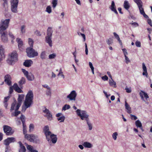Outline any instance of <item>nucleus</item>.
Masks as SVG:
<instances>
[{"instance_id": "f704fd0d", "label": "nucleus", "mask_w": 152, "mask_h": 152, "mask_svg": "<svg viewBox=\"0 0 152 152\" xmlns=\"http://www.w3.org/2000/svg\"><path fill=\"white\" fill-rule=\"evenodd\" d=\"M87 123L88 126L89 130H91L92 128V124L91 123L89 120L86 121Z\"/></svg>"}, {"instance_id": "0eeeda50", "label": "nucleus", "mask_w": 152, "mask_h": 152, "mask_svg": "<svg viewBox=\"0 0 152 152\" xmlns=\"http://www.w3.org/2000/svg\"><path fill=\"white\" fill-rule=\"evenodd\" d=\"M46 139L48 142L50 143L52 142L53 144H55L57 142V135L51 133L50 134L46 137Z\"/></svg>"}, {"instance_id": "69168bd1", "label": "nucleus", "mask_w": 152, "mask_h": 152, "mask_svg": "<svg viewBox=\"0 0 152 152\" xmlns=\"http://www.w3.org/2000/svg\"><path fill=\"white\" fill-rule=\"evenodd\" d=\"M15 104L13 103L12 104L11 107V108L10 110L12 111L14 110V108L15 106Z\"/></svg>"}, {"instance_id": "ddd939ff", "label": "nucleus", "mask_w": 152, "mask_h": 152, "mask_svg": "<svg viewBox=\"0 0 152 152\" xmlns=\"http://www.w3.org/2000/svg\"><path fill=\"white\" fill-rule=\"evenodd\" d=\"M89 115L87 114V113L86 111H81V114L80 116L81 119L84 120L85 119L86 121L89 120L88 117Z\"/></svg>"}, {"instance_id": "79ce46f5", "label": "nucleus", "mask_w": 152, "mask_h": 152, "mask_svg": "<svg viewBox=\"0 0 152 152\" xmlns=\"http://www.w3.org/2000/svg\"><path fill=\"white\" fill-rule=\"evenodd\" d=\"M46 11L48 13H50L52 11L51 7L50 6H48L46 9Z\"/></svg>"}, {"instance_id": "dca6fc26", "label": "nucleus", "mask_w": 152, "mask_h": 152, "mask_svg": "<svg viewBox=\"0 0 152 152\" xmlns=\"http://www.w3.org/2000/svg\"><path fill=\"white\" fill-rule=\"evenodd\" d=\"M33 64V62L31 60H26L23 63V65L26 67H29Z\"/></svg>"}, {"instance_id": "39448f33", "label": "nucleus", "mask_w": 152, "mask_h": 152, "mask_svg": "<svg viewBox=\"0 0 152 152\" xmlns=\"http://www.w3.org/2000/svg\"><path fill=\"white\" fill-rule=\"evenodd\" d=\"M27 56L30 58H33L38 55L37 52L32 47H28L26 49Z\"/></svg>"}, {"instance_id": "13d9d810", "label": "nucleus", "mask_w": 152, "mask_h": 152, "mask_svg": "<svg viewBox=\"0 0 152 152\" xmlns=\"http://www.w3.org/2000/svg\"><path fill=\"white\" fill-rule=\"evenodd\" d=\"M76 113H77V115L79 116L80 117L81 116V113L80 110L79 109H77L76 111Z\"/></svg>"}, {"instance_id": "72a5a7b5", "label": "nucleus", "mask_w": 152, "mask_h": 152, "mask_svg": "<svg viewBox=\"0 0 152 152\" xmlns=\"http://www.w3.org/2000/svg\"><path fill=\"white\" fill-rule=\"evenodd\" d=\"M34 43V41L31 38L28 39V44L30 46L29 47H33V45Z\"/></svg>"}, {"instance_id": "8fccbe9b", "label": "nucleus", "mask_w": 152, "mask_h": 152, "mask_svg": "<svg viewBox=\"0 0 152 152\" xmlns=\"http://www.w3.org/2000/svg\"><path fill=\"white\" fill-rule=\"evenodd\" d=\"M107 42L109 45L111 44L113 42V39L112 38H110L108 39Z\"/></svg>"}, {"instance_id": "6ab92c4d", "label": "nucleus", "mask_w": 152, "mask_h": 152, "mask_svg": "<svg viewBox=\"0 0 152 152\" xmlns=\"http://www.w3.org/2000/svg\"><path fill=\"white\" fill-rule=\"evenodd\" d=\"M16 41L18 43V47L19 49L20 50H22V47L23 45V41L21 40V39L19 38H17L16 39Z\"/></svg>"}, {"instance_id": "49530a36", "label": "nucleus", "mask_w": 152, "mask_h": 152, "mask_svg": "<svg viewBox=\"0 0 152 152\" xmlns=\"http://www.w3.org/2000/svg\"><path fill=\"white\" fill-rule=\"evenodd\" d=\"M134 1L138 6L142 4V2L141 0H134Z\"/></svg>"}, {"instance_id": "864d4df0", "label": "nucleus", "mask_w": 152, "mask_h": 152, "mask_svg": "<svg viewBox=\"0 0 152 152\" xmlns=\"http://www.w3.org/2000/svg\"><path fill=\"white\" fill-rule=\"evenodd\" d=\"M25 26L24 25H23L21 26V32L22 33H23L25 32Z\"/></svg>"}, {"instance_id": "2f4dec72", "label": "nucleus", "mask_w": 152, "mask_h": 152, "mask_svg": "<svg viewBox=\"0 0 152 152\" xmlns=\"http://www.w3.org/2000/svg\"><path fill=\"white\" fill-rule=\"evenodd\" d=\"M135 125L137 127H141L142 126L141 122L139 120H137L136 121Z\"/></svg>"}, {"instance_id": "58836bf2", "label": "nucleus", "mask_w": 152, "mask_h": 152, "mask_svg": "<svg viewBox=\"0 0 152 152\" xmlns=\"http://www.w3.org/2000/svg\"><path fill=\"white\" fill-rule=\"evenodd\" d=\"M34 129V126L33 124H30L29 126V132H30L32 131Z\"/></svg>"}, {"instance_id": "c85d7f7f", "label": "nucleus", "mask_w": 152, "mask_h": 152, "mask_svg": "<svg viewBox=\"0 0 152 152\" xmlns=\"http://www.w3.org/2000/svg\"><path fill=\"white\" fill-rule=\"evenodd\" d=\"M10 98V96H7L5 97L4 99V105L6 108L7 109L8 106L7 102Z\"/></svg>"}, {"instance_id": "aec40b11", "label": "nucleus", "mask_w": 152, "mask_h": 152, "mask_svg": "<svg viewBox=\"0 0 152 152\" xmlns=\"http://www.w3.org/2000/svg\"><path fill=\"white\" fill-rule=\"evenodd\" d=\"M142 69L143 72L142 73V75L145 76L147 77H148V75L147 72V68L144 63L142 64Z\"/></svg>"}, {"instance_id": "5fc2aeb1", "label": "nucleus", "mask_w": 152, "mask_h": 152, "mask_svg": "<svg viewBox=\"0 0 152 152\" xmlns=\"http://www.w3.org/2000/svg\"><path fill=\"white\" fill-rule=\"evenodd\" d=\"M22 71L26 76L28 74V72L26 71L24 69H22Z\"/></svg>"}, {"instance_id": "6e6d98bb", "label": "nucleus", "mask_w": 152, "mask_h": 152, "mask_svg": "<svg viewBox=\"0 0 152 152\" xmlns=\"http://www.w3.org/2000/svg\"><path fill=\"white\" fill-rule=\"evenodd\" d=\"M56 56V55L54 54H52L49 55V57L50 59H53L55 58Z\"/></svg>"}, {"instance_id": "9b49d317", "label": "nucleus", "mask_w": 152, "mask_h": 152, "mask_svg": "<svg viewBox=\"0 0 152 152\" xmlns=\"http://www.w3.org/2000/svg\"><path fill=\"white\" fill-rule=\"evenodd\" d=\"M1 34V38L2 41L4 42H7L8 38L7 37V33L5 30L2 31V33H0Z\"/></svg>"}, {"instance_id": "ea45409f", "label": "nucleus", "mask_w": 152, "mask_h": 152, "mask_svg": "<svg viewBox=\"0 0 152 152\" xmlns=\"http://www.w3.org/2000/svg\"><path fill=\"white\" fill-rule=\"evenodd\" d=\"M20 119L22 122V124L25 123V117L23 115H21L20 117Z\"/></svg>"}, {"instance_id": "6e6552de", "label": "nucleus", "mask_w": 152, "mask_h": 152, "mask_svg": "<svg viewBox=\"0 0 152 152\" xmlns=\"http://www.w3.org/2000/svg\"><path fill=\"white\" fill-rule=\"evenodd\" d=\"M3 130L4 132L7 136L12 135L14 132V130L12 129L11 127L7 125L4 126Z\"/></svg>"}, {"instance_id": "e433bc0d", "label": "nucleus", "mask_w": 152, "mask_h": 152, "mask_svg": "<svg viewBox=\"0 0 152 152\" xmlns=\"http://www.w3.org/2000/svg\"><path fill=\"white\" fill-rule=\"evenodd\" d=\"M51 92L50 88H48L47 89L46 91V94L47 95L50 96H51Z\"/></svg>"}, {"instance_id": "a19ab883", "label": "nucleus", "mask_w": 152, "mask_h": 152, "mask_svg": "<svg viewBox=\"0 0 152 152\" xmlns=\"http://www.w3.org/2000/svg\"><path fill=\"white\" fill-rule=\"evenodd\" d=\"M58 120V121H60V122H63L65 119V117L64 116H62L61 117L57 118Z\"/></svg>"}, {"instance_id": "1a4fd4ad", "label": "nucleus", "mask_w": 152, "mask_h": 152, "mask_svg": "<svg viewBox=\"0 0 152 152\" xmlns=\"http://www.w3.org/2000/svg\"><path fill=\"white\" fill-rule=\"evenodd\" d=\"M25 137L26 139L31 142H34L38 138L37 135L33 134H26Z\"/></svg>"}, {"instance_id": "bf43d9fd", "label": "nucleus", "mask_w": 152, "mask_h": 152, "mask_svg": "<svg viewBox=\"0 0 152 152\" xmlns=\"http://www.w3.org/2000/svg\"><path fill=\"white\" fill-rule=\"evenodd\" d=\"M9 35L10 37L12 38V42L13 40L15 39V37L13 35V34L11 33H9Z\"/></svg>"}, {"instance_id": "e2e57ef3", "label": "nucleus", "mask_w": 152, "mask_h": 152, "mask_svg": "<svg viewBox=\"0 0 152 152\" xmlns=\"http://www.w3.org/2000/svg\"><path fill=\"white\" fill-rule=\"evenodd\" d=\"M147 22L152 27V22L151 21V20L150 19H148L147 20Z\"/></svg>"}, {"instance_id": "f8f14e48", "label": "nucleus", "mask_w": 152, "mask_h": 152, "mask_svg": "<svg viewBox=\"0 0 152 152\" xmlns=\"http://www.w3.org/2000/svg\"><path fill=\"white\" fill-rule=\"evenodd\" d=\"M43 130L46 137H47L51 134V132L49 131V127L48 125L45 126L44 127Z\"/></svg>"}, {"instance_id": "b1692460", "label": "nucleus", "mask_w": 152, "mask_h": 152, "mask_svg": "<svg viewBox=\"0 0 152 152\" xmlns=\"http://www.w3.org/2000/svg\"><path fill=\"white\" fill-rule=\"evenodd\" d=\"M26 82L25 78L24 77H22L20 80L19 81L18 84L20 87L22 88L23 85Z\"/></svg>"}, {"instance_id": "3c124183", "label": "nucleus", "mask_w": 152, "mask_h": 152, "mask_svg": "<svg viewBox=\"0 0 152 152\" xmlns=\"http://www.w3.org/2000/svg\"><path fill=\"white\" fill-rule=\"evenodd\" d=\"M10 143L8 138L5 139L4 141V144L6 145H9Z\"/></svg>"}, {"instance_id": "4be33fe9", "label": "nucleus", "mask_w": 152, "mask_h": 152, "mask_svg": "<svg viewBox=\"0 0 152 152\" xmlns=\"http://www.w3.org/2000/svg\"><path fill=\"white\" fill-rule=\"evenodd\" d=\"M142 99H144L143 95L146 99H147L149 98V96L145 92L141 91L139 93Z\"/></svg>"}, {"instance_id": "f3484780", "label": "nucleus", "mask_w": 152, "mask_h": 152, "mask_svg": "<svg viewBox=\"0 0 152 152\" xmlns=\"http://www.w3.org/2000/svg\"><path fill=\"white\" fill-rule=\"evenodd\" d=\"M110 9L115 14L117 15L118 14L114 1H112L111 4L110 6Z\"/></svg>"}, {"instance_id": "338daca9", "label": "nucleus", "mask_w": 152, "mask_h": 152, "mask_svg": "<svg viewBox=\"0 0 152 152\" xmlns=\"http://www.w3.org/2000/svg\"><path fill=\"white\" fill-rule=\"evenodd\" d=\"M10 147L9 145H6L5 152H9Z\"/></svg>"}, {"instance_id": "09e8293b", "label": "nucleus", "mask_w": 152, "mask_h": 152, "mask_svg": "<svg viewBox=\"0 0 152 152\" xmlns=\"http://www.w3.org/2000/svg\"><path fill=\"white\" fill-rule=\"evenodd\" d=\"M118 135V133L117 132L113 133L112 135V137L114 140H115L117 138V136Z\"/></svg>"}, {"instance_id": "a878e982", "label": "nucleus", "mask_w": 152, "mask_h": 152, "mask_svg": "<svg viewBox=\"0 0 152 152\" xmlns=\"http://www.w3.org/2000/svg\"><path fill=\"white\" fill-rule=\"evenodd\" d=\"M4 1L3 4V6L4 8V10L6 12H7L8 10V6L7 3V0H3Z\"/></svg>"}, {"instance_id": "a18cd8bd", "label": "nucleus", "mask_w": 152, "mask_h": 152, "mask_svg": "<svg viewBox=\"0 0 152 152\" xmlns=\"http://www.w3.org/2000/svg\"><path fill=\"white\" fill-rule=\"evenodd\" d=\"M8 140L10 143L11 142H14L15 141V139L13 137L8 138Z\"/></svg>"}, {"instance_id": "de8ad7c7", "label": "nucleus", "mask_w": 152, "mask_h": 152, "mask_svg": "<svg viewBox=\"0 0 152 152\" xmlns=\"http://www.w3.org/2000/svg\"><path fill=\"white\" fill-rule=\"evenodd\" d=\"M20 113V111H15L14 114L12 113V116H17Z\"/></svg>"}, {"instance_id": "393cba45", "label": "nucleus", "mask_w": 152, "mask_h": 152, "mask_svg": "<svg viewBox=\"0 0 152 152\" xmlns=\"http://www.w3.org/2000/svg\"><path fill=\"white\" fill-rule=\"evenodd\" d=\"M26 77L28 80L29 81L33 80L34 78V75L31 73L28 74Z\"/></svg>"}, {"instance_id": "0e129e2a", "label": "nucleus", "mask_w": 152, "mask_h": 152, "mask_svg": "<svg viewBox=\"0 0 152 152\" xmlns=\"http://www.w3.org/2000/svg\"><path fill=\"white\" fill-rule=\"evenodd\" d=\"M113 34L115 38H116L117 40L119 39L120 38L119 36L116 33L114 32Z\"/></svg>"}, {"instance_id": "7c9ffc66", "label": "nucleus", "mask_w": 152, "mask_h": 152, "mask_svg": "<svg viewBox=\"0 0 152 152\" xmlns=\"http://www.w3.org/2000/svg\"><path fill=\"white\" fill-rule=\"evenodd\" d=\"M142 4L140 5H138V6L139 8L140 13L142 15L144 13H145V12L144 11L143 8L142 7Z\"/></svg>"}, {"instance_id": "423d86ee", "label": "nucleus", "mask_w": 152, "mask_h": 152, "mask_svg": "<svg viewBox=\"0 0 152 152\" xmlns=\"http://www.w3.org/2000/svg\"><path fill=\"white\" fill-rule=\"evenodd\" d=\"M18 2V0H11V10L13 12H18L17 9Z\"/></svg>"}, {"instance_id": "5701e85b", "label": "nucleus", "mask_w": 152, "mask_h": 152, "mask_svg": "<svg viewBox=\"0 0 152 152\" xmlns=\"http://www.w3.org/2000/svg\"><path fill=\"white\" fill-rule=\"evenodd\" d=\"M125 107L127 110L126 112L128 114H130L132 113L131 108L129 105L128 104L126 101L125 102Z\"/></svg>"}, {"instance_id": "4468645a", "label": "nucleus", "mask_w": 152, "mask_h": 152, "mask_svg": "<svg viewBox=\"0 0 152 152\" xmlns=\"http://www.w3.org/2000/svg\"><path fill=\"white\" fill-rule=\"evenodd\" d=\"M4 81L8 85L10 86L11 84V77L9 75H6L4 77Z\"/></svg>"}, {"instance_id": "4c0bfd02", "label": "nucleus", "mask_w": 152, "mask_h": 152, "mask_svg": "<svg viewBox=\"0 0 152 152\" xmlns=\"http://www.w3.org/2000/svg\"><path fill=\"white\" fill-rule=\"evenodd\" d=\"M52 4H53V7L55 8L57 4V0H53L52 1Z\"/></svg>"}, {"instance_id": "a211bd4d", "label": "nucleus", "mask_w": 152, "mask_h": 152, "mask_svg": "<svg viewBox=\"0 0 152 152\" xmlns=\"http://www.w3.org/2000/svg\"><path fill=\"white\" fill-rule=\"evenodd\" d=\"M13 87L15 90L18 93H23V91L18 87L16 83L14 84Z\"/></svg>"}, {"instance_id": "9d476101", "label": "nucleus", "mask_w": 152, "mask_h": 152, "mask_svg": "<svg viewBox=\"0 0 152 152\" xmlns=\"http://www.w3.org/2000/svg\"><path fill=\"white\" fill-rule=\"evenodd\" d=\"M77 94L74 90L72 91L67 96V98H69L71 100H75Z\"/></svg>"}, {"instance_id": "37998d69", "label": "nucleus", "mask_w": 152, "mask_h": 152, "mask_svg": "<svg viewBox=\"0 0 152 152\" xmlns=\"http://www.w3.org/2000/svg\"><path fill=\"white\" fill-rule=\"evenodd\" d=\"M112 80H110L109 83L110 86H113V85H115L116 84L115 82L114 81L113 79L112 78Z\"/></svg>"}, {"instance_id": "c03bdc74", "label": "nucleus", "mask_w": 152, "mask_h": 152, "mask_svg": "<svg viewBox=\"0 0 152 152\" xmlns=\"http://www.w3.org/2000/svg\"><path fill=\"white\" fill-rule=\"evenodd\" d=\"M4 49L3 48L2 45L0 44V54L1 55H4Z\"/></svg>"}, {"instance_id": "603ef678", "label": "nucleus", "mask_w": 152, "mask_h": 152, "mask_svg": "<svg viewBox=\"0 0 152 152\" xmlns=\"http://www.w3.org/2000/svg\"><path fill=\"white\" fill-rule=\"evenodd\" d=\"M21 104V103L18 102V103L17 104L16 106V107L15 111H17L18 110V109H19V108L20 107Z\"/></svg>"}, {"instance_id": "052dcab7", "label": "nucleus", "mask_w": 152, "mask_h": 152, "mask_svg": "<svg viewBox=\"0 0 152 152\" xmlns=\"http://www.w3.org/2000/svg\"><path fill=\"white\" fill-rule=\"evenodd\" d=\"M102 79L104 81L107 80H108V77L106 75H105L102 76Z\"/></svg>"}, {"instance_id": "680f3d73", "label": "nucleus", "mask_w": 152, "mask_h": 152, "mask_svg": "<svg viewBox=\"0 0 152 152\" xmlns=\"http://www.w3.org/2000/svg\"><path fill=\"white\" fill-rule=\"evenodd\" d=\"M124 55V56H126L128 54V53L127 52L125 48H124L122 49Z\"/></svg>"}, {"instance_id": "774afa93", "label": "nucleus", "mask_w": 152, "mask_h": 152, "mask_svg": "<svg viewBox=\"0 0 152 152\" xmlns=\"http://www.w3.org/2000/svg\"><path fill=\"white\" fill-rule=\"evenodd\" d=\"M27 148L30 151H31L33 149L31 145H28L27 146Z\"/></svg>"}, {"instance_id": "c756f323", "label": "nucleus", "mask_w": 152, "mask_h": 152, "mask_svg": "<svg viewBox=\"0 0 152 152\" xmlns=\"http://www.w3.org/2000/svg\"><path fill=\"white\" fill-rule=\"evenodd\" d=\"M124 7L126 10H128L130 7V5L128 2L127 1H125L124 4Z\"/></svg>"}, {"instance_id": "f03ea898", "label": "nucleus", "mask_w": 152, "mask_h": 152, "mask_svg": "<svg viewBox=\"0 0 152 152\" xmlns=\"http://www.w3.org/2000/svg\"><path fill=\"white\" fill-rule=\"evenodd\" d=\"M53 32L52 28L50 27H48L47 30V36L45 37V40L46 42L48 43L50 47L52 46V37Z\"/></svg>"}, {"instance_id": "412c9836", "label": "nucleus", "mask_w": 152, "mask_h": 152, "mask_svg": "<svg viewBox=\"0 0 152 152\" xmlns=\"http://www.w3.org/2000/svg\"><path fill=\"white\" fill-rule=\"evenodd\" d=\"M18 143L19 144L20 148L19 150V152H26V149L25 147L22 144L20 141L18 142Z\"/></svg>"}, {"instance_id": "bb28decb", "label": "nucleus", "mask_w": 152, "mask_h": 152, "mask_svg": "<svg viewBox=\"0 0 152 152\" xmlns=\"http://www.w3.org/2000/svg\"><path fill=\"white\" fill-rule=\"evenodd\" d=\"M83 145L84 147L87 148H91L92 146V145L91 143L87 142H84L83 144Z\"/></svg>"}, {"instance_id": "f257e3e1", "label": "nucleus", "mask_w": 152, "mask_h": 152, "mask_svg": "<svg viewBox=\"0 0 152 152\" xmlns=\"http://www.w3.org/2000/svg\"><path fill=\"white\" fill-rule=\"evenodd\" d=\"M34 95L31 90H29L26 95L23 105L22 106V111L24 112L33 103Z\"/></svg>"}, {"instance_id": "4d7b16f0", "label": "nucleus", "mask_w": 152, "mask_h": 152, "mask_svg": "<svg viewBox=\"0 0 152 152\" xmlns=\"http://www.w3.org/2000/svg\"><path fill=\"white\" fill-rule=\"evenodd\" d=\"M135 44L137 47H141V43L140 42L137 41L136 42Z\"/></svg>"}, {"instance_id": "c9c22d12", "label": "nucleus", "mask_w": 152, "mask_h": 152, "mask_svg": "<svg viewBox=\"0 0 152 152\" xmlns=\"http://www.w3.org/2000/svg\"><path fill=\"white\" fill-rule=\"evenodd\" d=\"M70 108V106L69 105L65 104L62 108V110H65L67 109H69Z\"/></svg>"}, {"instance_id": "cd10ccee", "label": "nucleus", "mask_w": 152, "mask_h": 152, "mask_svg": "<svg viewBox=\"0 0 152 152\" xmlns=\"http://www.w3.org/2000/svg\"><path fill=\"white\" fill-rule=\"evenodd\" d=\"M24 95L23 94H19L18 99V102L22 103V100L24 99Z\"/></svg>"}, {"instance_id": "20e7f679", "label": "nucleus", "mask_w": 152, "mask_h": 152, "mask_svg": "<svg viewBox=\"0 0 152 152\" xmlns=\"http://www.w3.org/2000/svg\"><path fill=\"white\" fill-rule=\"evenodd\" d=\"M10 20L9 19L4 20H1L0 24V33H1L2 31L5 30L8 28Z\"/></svg>"}, {"instance_id": "2eb2a0df", "label": "nucleus", "mask_w": 152, "mask_h": 152, "mask_svg": "<svg viewBox=\"0 0 152 152\" xmlns=\"http://www.w3.org/2000/svg\"><path fill=\"white\" fill-rule=\"evenodd\" d=\"M43 112L46 114V116L47 117L48 119L49 120H51L52 119V115L51 113H50L49 110L47 109L46 108H45V110H44Z\"/></svg>"}, {"instance_id": "473e14b6", "label": "nucleus", "mask_w": 152, "mask_h": 152, "mask_svg": "<svg viewBox=\"0 0 152 152\" xmlns=\"http://www.w3.org/2000/svg\"><path fill=\"white\" fill-rule=\"evenodd\" d=\"M40 57L42 59H45V58L46 54L45 51H43L41 53Z\"/></svg>"}, {"instance_id": "7ed1b4c3", "label": "nucleus", "mask_w": 152, "mask_h": 152, "mask_svg": "<svg viewBox=\"0 0 152 152\" xmlns=\"http://www.w3.org/2000/svg\"><path fill=\"white\" fill-rule=\"evenodd\" d=\"M10 59L9 58L7 60L8 63L12 65L14 62L18 60V54L16 51H13L10 56Z\"/></svg>"}]
</instances>
